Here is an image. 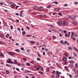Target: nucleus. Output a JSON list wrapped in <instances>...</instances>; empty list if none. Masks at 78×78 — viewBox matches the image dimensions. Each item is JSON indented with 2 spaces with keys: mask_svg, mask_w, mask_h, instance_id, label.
Returning <instances> with one entry per match:
<instances>
[{
  "mask_svg": "<svg viewBox=\"0 0 78 78\" xmlns=\"http://www.w3.org/2000/svg\"><path fill=\"white\" fill-rule=\"evenodd\" d=\"M65 69H66L67 70H68V68H67V66H65Z\"/></svg>",
  "mask_w": 78,
  "mask_h": 78,
  "instance_id": "c03bdc74",
  "label": "nucleus"
},
{
  "mask_svg": "<svg viewBox=\"0 0 78 78\" xmlns=\"http://www.w3.org/2000/svg\"><path fill=\"white\" fill-rule=\"evenodd\" d=\"M57 23L58 25H60L61 24H62V20H60L59 22H57Z\"/></svg>",
  "mask_w": 78,
  "mask_h": 78,
  "instance_id": "f03ea898",
  "label": "nucleus"
},
{
  "mask_svg": "<svg viewBox=\"0 0 78 78\" xmlns=\"http://www.w3.org/2000/svg\"><path fill=\"white\" fill-rule=\"evenodd\" d=\"M38 73H41V74H43V72L42 71H39Z\"/></svg>",
  "mask_w": 78,
  "mask_h": 78,
  "instance_id": "7c9ffc66",
  "label": "nucleus"
},
{
  "mask_svg": "<svg viewBox=\"0 0 78 78\" xmlns=\"http://www.w3.org/2000/svg\"><path fill=\"white\" fill-rule=\"evenodd\" d=\"M76 78H78V75H77L75 76Z\"/></svg>",
  "mask_w": 78,
  "mask_h": 78,
  "instance_id": "69168bd1",
  "label": "nucleus"
},
{
  "mask_svg": "<svg viewBox=\"0 0 78 78\" xmlns=\"http://www.w3.org/2000/svg\"><path fill=\"white\" fill-rule=\"evenodd\" d=\"M75 50H76L78 52V50L76 48H75Z\"/></svg>",
  "mask_w": 78,
  "mask_h": 78,
  "instance_id": "e2e57ef3",
  "label": "nucleus"
},
{
  "mask_svg": "<svg viewBox=\"0 0 78 78\" xmlns=\"http://www.w3.org/2000/svg\"><path fill=\"white\" fill-rule=\"evenodd\" d=\"M25 72L26 73H30V72H31V71H29V70H26Z\"/></svg>",
  "mask_w": 78,
  "mask_h": 78,
  "instance_id": "aec40b11",
  "label": "nucleus"
},
{
  "mask_svg": "<svg viewBox=\"0 0 78 78\" xmlns=\"http://www.w3.org/2000/svg\"><path fill=\"white\" fill-rule=\"evenodd\" d=\"M58 15L59 16H62V14L61 12H59V13H58Z\"/></svg>",
  "mask_w": 78,
  "mask_h": 78,
  "instance_id": "c9c22d12",
  "label": "nucleus"
},
{
  "mask_svg": "<svg viewBox=\"0 0 78 78\" xmlns=\"http://www.w3.org/2000/svg\"><path fill=\"white\" fill-rule=\"evenodd\" d=\"M23 60H24V61H26L27 60V59H26V58H23Z\"/></svg>",
  "mask_w": 78,
  "mask_h": 78,
  "instance_id": "37998d69",
  "label": "nucleus"
},
{
  "mask_svg": "<svg viewBox=\"0 0 78 78\" xmlns=\"http://www.w3.org/2000/svg\"><path fill=\"white\" fill-rule=\"evenodd\" d=\"M25 34H26V33H25V31H23V32H22V34H23V36L24 35V36H25Z\"/></svg>",
  "mask_w": 78,
  "mask_h": 78,
  "instance_id": "6ab92c4d",
  "label": "nucleus"
},
{
  "mask_svg": "<svg viewBox=\"0 0 78 78\" xmlns=\"http://www.w3.org/2000/svg\"><path fill=\"white\" fill-rule=\"evenodd\" d=\"M6 73H7V74H9V73H10V72H9L8 71V70H6Z\"/></svg>",
  "mask_w": 78,
  "mask_h": 78,
  "instance_id": "cd10ccee",
  "label": "nucleus"
},
{
  "mask_svg": "<svg viewBox=\"0 0 78 78\" xmlns=\"http://www.w3.org/2000/svg\"><path fill=\"white\" fill-rule=\"evenodd\" d=\"M55 3L56 4H58V2H57V1H55Z\"/></svg>",
  "mask_w": 78,
  "mask_h": 78,
  "instance_id": "774afa93",
  "label": "nucleus"
},
{
  "mask_svg": "<svg viewBox=\"0 0 78 78\" xmlns=\"http://www.w3.org/2000/svg\"><path fill=\"white\" fill-rule=\"evenodd\" d=\"M16 51L17 52H20V50L19 49H16Z\"/></svg>",
  "mask_w": 78,
  "mask_h": 78,
  "instance_id": "a878e982",
  "label": "nucleus"
},
{
  "mask_svg": "<svg viewBox=\"0 0 78 78\" xmlns=\"http://www.w3.org/2000/svg\"><path fill=\"white\" fill-rule=\"evenodd\" d=\"M45 15H41L40 16V17H41V18H43L44 17Z\"/></svg>",
  "mask_w": 78,
  "mask_h": 78,
  "instance_id": "c756f323",
  "label": "nucleus"
},
{
  "mask_svg": "<svg viewBox=\"0 0 78 78\" xmlns=\"http://www.w3.org/2000/svg\"><path fill=\"white\" fill-rule=\"evenodd\" d=\"M47 8H51V5H48L47 6Z\"/></svg>",
  "mask_w": 78,
  "mask_h": 78,
  "instance_id": "473e14b6",
  "label": "nucleus"
},
{
  "mask_svg": "<svg viewBox=\"0 0 78 78\" xmlns=\"http://www.w3.org/2000/svg\"><path fill=\"white\" fill-rule=\"evenodd\" d=\"M26 37H30L31 36H32V35H28L27 34L26 35Z\"/></svg>",
  "mask_w": 78,
  "mask_h": 78,
  "instance_id": "412c9836",
  "label": "nucleus"
},
{
  "mask_svg": "<svg viewBox=\"0 0 78 78\" xmlns=\"http://www.w3.org/2000/svg\"><path fill=\"white\" fill-rule=\"evenodd\" d=\"M64 55L66 56V57H67V55L66 53L64 54Z\"/></svg>",
  "mask_w": 78,
  "mask_h": 78,
  "instance_id": "a19ab883",
  "label": "nucleus"
},
{
  "mask_svg": "<svg viewBox=\"0 0 78 78\" xmlns=\"http://www.w3.org/2000/svg\"><path fill=\"white\" fill-rule=\"evenodd\" d=\"M59 76H60V75H59V74H57L56 75V77H57V78H59Z\"/></svg>",
  "mask_w": 78,
  "mask_h": 78,
  "instance_id": "a211bd4d",
  "label": "nucleus"
},
{
  "mask_svg": "<svg viewBox=\"0 0 78 78\" xmlns=\"http://www.w3.org/2000/svg\"><path fill=\"white\" fill-rule=\"evenodd\" d=\"M8 54L9 55H11V56H12V55H15V54L13 52H8Z\"/></svg>",
  "mask_w": 78,
  "mask_h": 78,
  "instance_id": "7ed1b4c3",
  "label": "nucleus"
},
{
  "mask_svg": "<svg viewBox=\"0 0 78 78\" xmlns=\"http://www.w3.org/2000/svg\"><path fill=\"white\" fill-rule=\"evenodd\" d=\"M55 72H55V71H54L52 72V73H55Z\"/></svg>",
  "mask_w": 78,
  "mask_h": 78,
  "instance_id": "338daca9",
  "label": "nucleus"
},
{
  "mask_svg": "<svg viewBox=\"0 0 78 78\" xmlns=\"http://www.w3.org/2000/svg\"><path fill=\"white\" fill-rule=\"evenodd\" d=\"M65 37H68V35H67L66 34L65 35Z\"/></svg>",
  "mask_w": 78,
  "mask_h": 78,
  "instance_id": "864d4df0",
  "label": "nucleus"
},
{
  "mask_svg": "<svg viewBox=\"0 0 78 78\" xmlns=\"http://www.w3.org/2000/svg\"><path fill=\"white\" fill-rule=\"evenodd\" d=\"M67 25V23L65 21H63V26H64V25Z\"/></svg>",
  "mask_w": 78,
  "mask_h": 78,
  "instance_id": "20e7f679",
  "label": "nucleus"
},
{
  "mask_svg": "<svg viewBox=\"0 0 78 78\" xmlns=\"http://www.w3.org/2000/svg\"><path fill=\"white\" fill-rule=\"evenodd\" d=\"M73 64H70L68 66L69 67H71V68H72V67H73Z\"/></svg>",
  "mask_w": 78,
  "mask_h": 78,
  "instance_id": "1a4fd4ad",
  "label": "nucleus"
},
{
  "mask_svg": "<svg viewBox=\"0 0 78 78\" xmlns=\"http://www.w3.org/2000/svg\"><path fill=\"white\" fill-rule=\"evenodd\" d=\"M69 76L70 78H72L73 77V76H72V75L70 74L69 75Z\"/></svg>",
  "mask_w": 78,
  "mask_h": 78,
  "instance_id": "f704fd0d",
  "label": "nucleus"
},
{
  "mask_svg": "<svg viewBox=\"0 0 78 78\" xmlns=\"http://www.w3.org/2000/svg\"><path fill=\"white\" fill-rule=\"evenodd\" d=\"M26 65H27V66H30V63H26Z\"/></svg>",
  "mask_w": 78,
  "mask_h": 78,
  "instance_id": "c85d7f7f",
  "label": "nucleus"
},
{
  "mask_svg": "<svg viewBox=\"0 0 78 78\" xmlns=\"http://www.w3.org/2000/svg\"><path fill=\"white\" fill-rule=\"evenodd\" d=\"M44 9H43V7H40V9H39V11H43Z\"/></svg>",
  "mask_w": 78,
  "mask_h": 78,
  "instance_id": "ddd939ff",
  "label": "nucleus"
},
{
  "mask_svg": "<svg viewBox=\"0 0 78 78\" xmlns=\"http://www.w3.org/2000/svg\"><path fill=\"white\" fill-rule=\"evenodd\" d=\"M68 48V49H69V50H72V48L71 47L69 46Z\"/></svg>",
  "mask_w": 78,
  "mask_h": 78,
  "instance_id": "5701e85b",
  "label": "nucleus"
},
{
  "mask_svg": "<svg viewBox=\"0 0 78 78\" xmlns=\"http://www.w3.org/2000/svg\"><path fill=\"white\" fill-rule=\"evenodd\" d=\"M5 36L7 38H8L9 37V34H8L5 35Z\"/></svg>",
  "mask_w": 78,
  "mask_h": 78,
  "instance_id": "393cba45",
  "label": "nucleus"
},
{
  "mask_svg": "<svg viewBox=\"0 0 78 78\" xmlns=\"http://www.w3.org/2000/svg\"><path fill=\"white\" fill-rule=\"evenodd\" d=\"M33 9H37V6H34L33 7Z\"/></svg>",
  "mask_w": 78,
  "mask_h": 78,
  "instance_id": "dca6fc26",
  "label": "nucleus"
},
{
  "mask_svg": "<svg viewBox=\"0 0 78 78\" xmlns=\"http://www.w3.org/2000/svg\"><path fill=\"white\" fill-rule=\"evenodd\" d=\"M75 66L76 67H78V65L77 63H76L75 64Z\"/></svg>",
  "mask_w": 78,
  "mask_h": 78,
  "instance_id": "2f4dec72",
  "label": "nucleus"
},
{
  "mask_svg": "<svg viewBox=\"0 0 78 78\" xmlns=\"http://www.w3.org/2000/svg\"><path fill=\"white\" fill-rule=\"evenodd\" d=\"M59 35L60 37H62V34H60Z\"/></svg>",
  "mask_w": 78,
  "mask_h": 78,
  "instance_id": "6e6d98bb",
  "label": "nucleus"
},
{
  "mask_svg": "<svg viewBox=\"0 0 78 78\" xmlns=\"http://www.w3.org/2000/svg\"><path fill=\"white\" fill-rule=\"evenodd\" d=\"M53 31H54V32H55V33H56V32H57V31H56V30H53Z\"/></svg>",
  "mask_w": 78,
  "mask_h": 78,
  "instance_id": "ea45409f",
  "label": "nucleus"
},
{
  "mask_svg": "<svg viewBox=\"0 0 78 78\" xmlns=\"http://www.w3.org/2000/svg\"><path fill=\"white\" fill-rule=\"evenodd\" d=\"M17 63H18V62H17V60H14V64H17Z\"/></svg>",
  "mask_w": 78,
  "mask_h": 78,
  "instance_id": "9d476101",
  "label": "nucleus"
},
{
  "mask_svg": "<svg viewBox=\"0 0 78 78\" xmlns=\"http://www.w3.org/2000/svg\"><path fill=\"white\" fill-rule=\"evenodd\" d=\"M16 22L17 23H19V20H16Z\"/></svg>",
  "mask_w": 78,
  "mask_h": 78,
  "instance_id": "09e8293b",
  "label": "nucleus"
},
{
  "mask_svg": "<svg viewBox=\"0 0 78 78\" xmlns=\"http://www.w3.org/2000/svg\"><path fill=\"white\" fill-rule=\"evenodd\" d=\"M21 50H24V48H21Z\"/></svg>",
  "mask_w": 78,
  "mask_h": 78,
  "instance_id": "5fc2aeb1",
  "label": "nucleus"
},
{
  "mask_svg": "<svg viewBox=\"0 0 78 78\" xmlns=\"http://www.w3.org/2000/svg\"><path fill=\"white\" fill-rule=\"evenodd\" d=\"M74 34H75V33L73 32H72L71 33V39H72L73 38V36H74Z\"/></svg>",
  "mask_w": 78,
  "mask_h": 78,
  "instance_id": "423d86ee",
  "label": "nucleus"
},
{
  "mask_svg": "<svg viewBox=\"0 0 78 78\" xmlns=\"http://www.w3.org/2000/svg\"><path fill=\"white\" fill-rule=\"evenodd\" d=\"M0 4H1V5H4V3L1 2Z\"/></svg>",
  "mask_w": 78,
  "mask_h": 78,
  "instance_id": "0e129e2a",
  "label": "nucleus"
},
{
  "mask_svg": "<svg viewBox=\"0 0 78 78\" xmlns=\"http://www.w3.org/2000/svg\"><path fill=\"white\" fill-rule=\"evenodd\" d=\"M15 45H19V43H16Z\"/></svg>",
  "mask_w": 78,
  "mask_h": 78,
  "instance_id": "052dcab7",
  "label": "nucleus"
},
{
  "mask_svg": "<svg viewBox=\"0 0 78 78\" xmlns=\"http://www.w3.org/2000/svg\"><path fill=\"white\" fill-rule=\"evenodd\" d=\"M17 30H18V31H20V28H17Z\"/></svg>",
  "mask_w": 78,
  "mask_h": 78,
  "instance_id": "13d9d810",
  "label": "nucleus"
},
{
  "mask_svg": "<svg viewBox=\"0 0 78 78\" xmlns=\"http://www.w3.org/2000/svg\"><path fill=\"white\" fill-rule=\"evenodd\" d=\"M30 51L28 49L27 50V53H29Z\"/></svg>",
  "mask_w": 78,
  "mask_h": 78,
  "instance_id": "79ce46f5",
  "label": "nucleus"
},
{
  "mask_svg": "<svg viewBox=\"0 0 78 78\" xmlns=\"http://www.w3.org/2000/svg\"><path fill=\"white\" fill-rule=\"evenodd\" d=\"M73 55L74 56H77L76 54V53H74Z\"/></svg>",
  "mask_w": 78,
  "mask_h": 78,
  "instance_id": "8fccbe9b",
  "label": "nucleus"
},
{
  "mask_svg": "<svg viewBox=\"0 0 78 78\" xmlns=\"http://www.w3.org/2000/svg\"><path fill=\"white\" fill-rule=\"evenodd\" d=\"M69 62L70 64H73V63H74V62H74V61H72V60H71V61H69Z\"/></svg>",
  "mask_w": 78,
  "mask_h": 78,
  "instance_id": "9b49d317",
  "label": "nucleus"
},
{
  "mask_svg": "<svg viewBox=\"0 0 78 78\" xmlns=\"http://www.w3.org/2000/svg\"><path fill=\"white\" fill-rule=\"evenodd\" d=\"M10 4H11V5H13V6H16V5L13 2H11Z\"/></svg>",
  "mask_w": 78,
  "mask_h": 78,
  "instance_id": "f8f14e48",
  "label": "nucleus"
},
{
  "mask_svg": "<svg viewBox=\"0 0 78 78\" xmlns=\"http://www.w3.org/2000/svg\"><path fill=\"white\" fill-rule=\"evenodd\" d=\"M60 32H61V33H63V30L62 29H60Z\"/></svg>",
  "mask_w": 78,
  "mask_h": 78,
  "instance_id": "58836bf2",
  "label": "nucleus"
},
{
  "mask_svg": "<svg viewBox=\"0 0 78 78\" xmlns=\"http://www.w3.org/2000/svg\"><path fill=\"white\" fill-rule=\"evenodd\" d=\"M26 28H27V29L28 30H30V27H26Z\"/></svg>",
  "mask_w": 78,
  "mask_h": 78,
  "instance_id": "3c124183",
  "label": "nucleus"
},
{
  "mask_svg": "<svg viewBox=\"0 0 78 78\" xmlns=\"http://www.w3.org/2000/svg\"><path fill=\"white\" fill-rule=\"evenodd\" d=\"M0 56H1V57H4V55H3V53L1 52V53L0 55Z\"/></svg>",
  "mask_w": 78,
  "mask_h": 78,
  "instance_id": "4468645a",
  "label": "nucleus"
},
{
  "mask_svg": "<svg viewBox=\"0 0 78 78\" xmlns=\"http://www.w3.org/2000/svg\"><path fill=\"white\" fill-rule=\"evenodd\" d=\"M74 58V57H72V56L69 57H68L69 59H73Z\"/></svg>",
  "mask_w": 78,
  "mask_h": 78,
  "instance_id": "2eb2a0df",
  "label": "nucleus"
},
{
  "mask_svg": "<svg viewBox=\"0 0 78 78\" xmlns=\"http://www.w3.org/2000/svg\"><path fill=\"white\" fill-rule=\"evenodd\" d=\"M30 42H31L32 44H34L35 43L33 41H30Z\"/></svg>",
  "mask_w": 78,
  "mask_h": 78,
  "instance_id": "e433bc0d",
  "label": "nucleus"
},
{
  "mask_svg": "<svg viewBox=\"0 0 78 78\" xmlns=\"http://www.w3.org/2000/svg\"><path fill=\"white\" fill-rule=\"evenodd\" d=\"M55 10L56 11H59L60 10V8H55Z\"/></svg>",
  "mask_w": 78,
  "mask_h": 78,
  "instance_id": "6e6552de",
  "label": "nucleus"
},
{
  "mask_svg": "<svg viewBox=\"0 0 78 78\" xmlns=\"http://www.w3.org/2000/svg\"><path fill=\"white\" fill-rule=\"evenodd\" d=\"M73 40H74V41H76V38H75V37H73Z\"/></svg>",
  "mask_w": 78,
  "mask_h": 78,
  "instance_id": "4d7b16f0",
  "label": "nucleus"
},
{
  "mask_svg": "<svg viewBox=\"0 0 78 78\" xmlns=\"http://www.w3.org/2000/svg\"><path fill=\"white\" fill-rule=\"evenodd\" d=\"M11 7L12 8H13V9H14L15 8V5H11Z\"/></svg>",
  "mask_w": 78,
  "mask_h": 78,
  "instance_id": "b1692460",
  "label": "nucleus"
},
{
  "mask_svg": "<svg viewBox=\"0 0 78 78\" xmlns=\"http://www.w3.org/2000/svg\"><path fill=\"white\" fill-rule=\"evenodd\" d=\"M76 23L77 22L76 21H74L73 22V24H74V25H76Z\"/></svg>",
  "mask_w": 78,
  "mask_h": 78,
  "instance_id": "4be33fe9",
  "label": "nucleus"
},
{
  "mask_svg": "<svg viewBox=\"0 0 78 78\" xmlns=\"http://www.w3.org/2000/svg\"><path fill=\"white\" fill-rule=\"evenodd\" d=\"M36 70H37L38 71L39 70V68H36Z\"/></svg>",
  "mask_w": 78,
  "mask_h": 78,
  "instance_id": "de8ad7c7",
  "label": "nucleus"
},
{
  "mask_svg": "<svg viewBox=\"0 0 78 78\" xmlns=\"http://www.w3.org/2000/svg\"><path fill=\"white\" fill-rule=\"evenodd\" d=\"M28 2V1H25L23 2V3H27Z\"/></svg>",
  "mask_w": 78,
  "mask_h": 78,
  "instance_id": "4c0bfd02",
  "label": "nucleus"
},
{
  "mask_svg": "<svg viewBox=\"0 0 78 78\" xmlns=\"http://www.w3.org/2000/svg\"><path fill=\"white\" fill-rule=\"evenodd\" d=\"M10 28L11 29H13V26H10Z\"/></svg>",
  "mask_w": 78,
  "mask_h": 78,
  "instance_id": "49530a36",
  "label": "nucleus"
},
{
  "mask_svg": "<svg viewBox=\"0 0 78 78\" xmlns=\"http://www.w3.org/2000/svg\"><path fill=\"white\" fill-rule=\"evenodd\" d=\"M6 62L7 63H9V64H13V63H14V62H12V60L10 59L7 60Z\"/></svg>",
  "mask_w": 78,
  "mask_h": 78,
  "instance_id": "f257e3e1",
  "label": "nucleus"
},
{
  "mask_svg": "<svg viewBox=\"0 0 78 78\" xmlns=\"http://www.w3.org/2000/svg\"><path fill=\"white\" fill-rule=\"evenodd\" d=\"M67 60V58L66 57H65L62 58V60L63 61H66Z\"/></svg>",
  "mask_w": 78,
  "mask_h": 78,
  "instance_id": "0eeeda50",
  "label": "nucleus"
},
{
  "mask_svg": "<svg viewBox=\"0 0 78 78\" xmlns=\"http://www.w3.org/2000/svg\"><path fill=\"white\" fill-rule=\"evenodd\" d=\"M48 26H49V27H50L51 28H54V27L52 25H48Z\"/></svg>",
  "mask_w": 78,
  "mask_h": 78,
  "instance_id": "bb28decb",
  "label": "nucleus"
},
{
  "mask_svg": "<svg viewBox=\"0 0 78 78\" xmlns=\"http://www.w3.org/2000/svg\"><path fill=\"white\" fill-rule=\"evenodd\" d=\"M0 36L1 38H3V33H1L0 34Z\"/></svg>",
  "mask_w": 78,
  "mask_h": 78,
  "instance_id": "f3484780",
  "label": "nucleus"
},
{
  "mask_svg": "<svg viewBox=\"0 0 78 78\" xmlns=\"http://www.w3.org/2000/svg\"><path fill=\"white\" fill-rule=\"evenodd\" d=\"M78 2H76L74 3V4L75 5H77V4H78Z\"/></svg>",
  "mask_w": 78,
  "mask_h": 78,
  "instance_id": "a18cd8bd",
  "label": "nucleus"
},
{
  "mask_svg": "<svg viewBox=\"0 0 78 78\" xmlns=\"http://www.w3.org/2000/svg\"><path fill=\"white\" fill-rule=\"evenodd\" d=\"M69 18L71 19H75V16H70Z\"/></svg>",
  "mask_w": 78,
  "mask_h": 78,
  "instance_id": "39448f33",
  "label": "nucleus"
},
{
  "mask_svg": "<svg viewBox=\"0 0 78 78\" xmlns=\"http://www.w3.org/2000/svg\"><path fill=\"white\" fill-rule=\"evenodd\" d=\"M53 39H56V36H54L53 37Z\"/></svg>",
  "mask_w": 78,
  "mask_h": 78,
  "instance_id": "72a5a7b5",
  "label": "nucleus"
},
{
  "mask_svg": "<svg viewBox=\"0 0 78 78\" xmlns=\"http://www.w3.org/2000/svg\"><path fill=\"white\" fill-rule=\"evenodd\" d=\"M53 15H56V13L55 12H53L52 13Z\"/></svg>",
  "mask_w": 78,
  "mask_h": 78,
  "instance_id": "680f3d73",
  "label": "nucleus"
},
{
  "mask_svg": "<svg viewBox=\"0 0 78 78\" xmlns=\"http://www.w3.org/2000/svg\"><path fill=\"white\" fill-rule=\"evenodd\" d=\"M37 61H40V58H37Z\"/></svg>",
  "mask_w": 78,
  "mask_h": 78,
  "instance_id": "bf43d9fd",
  "label": "nucleus"
},
{
  "mask_svg": "<svg viewBox=\"0 0 78 78\" xmlns=\"http://www.w3.org/2000/svg\"><path fill=\"white\" fill-rule=\"evenodd\" d=\"M70 32H69L68 33V36H69V37H70Z\"/></svg>",
  "mask_w": 78,
  "mask_h": 78,
  "instance_id": "603ef678",
  "label": "nucleus"
}]
</instances>
